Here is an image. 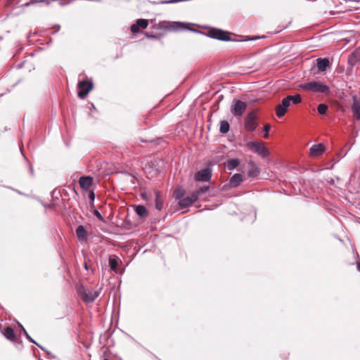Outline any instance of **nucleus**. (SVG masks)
Here are the masks:
<instances>
[{"label":"nucleus","mask_w":360,"mask_h":360,"mask_svg":"<svg viewBox=\"0 0 360 360\" xmlns=\"http://www.w3.org/2000/svg\"><path fill=\"white\" fill-rule=\"evenodd\" d=\"M301 101L302 98L300 94L286 96L282 100L281 103L276 107V115L280 118L283 117L287 112L288 108L290 107V103L297 105L301 103Z\"/></svg>","instance_id":"1"},{"label":"nucleus","mask_w":360,"mask_h":360,"mask_svg":"<svg viewBox=\"0 0 360 360\" xmlns=\"http://www.w3.org/2000/svg\"><path fill=\"white\" fill-rule=\"evenodd\" d=\"M300 86L302 89L312 93L328 94L330 91L328 86L316 81L302 84Z\"/></svg>","instance_id":"2"},{"label":"nucleus","mask_w":360,"mask_h":360,"mask_svg":"<svg viewBox=\"0 0 360 360\" xmlns=\"http://www.w3.org/2000/svg\"><path fill=\"white\" fill-rule=\"evenodd\" d=\"M78 293L83 301L86 303L93 302L99 295V292L92 288H84L80 286L78 288Z\"/></svg>","instance_id":"3"},{"label":"nucleus","mask_w":360,"mask_h":360,"mask_svg":"<svg viewBox=\"0 0 360 360\" xmlns=\"http://www.w3.org/2000/svg\"><path fill=\"white\" fill-rule=\"evenodd\" d=\"M247 147L262 157L265 158L269 155V150L262 142L250 141L247 143Z\"/></svg>","instance_id":"4"},{"label":"nucleus","mask_w":360,"mask_h":360,"mask_svg":"<svg viewBox=\"0 0 360 360\" xmlns=\"http://www.w3.org/2000/svg\"><path fill=\"white\" fill-rule=\"evenodd\" d=\"M77 88L78 91V96L81 98H84L88 93L93 88V83L87 80H83L78 82Z\"/></svg>","instance_id":"5"},{"label":"nucleus","mask_w":360,"mask_h":360,"mask_svg":"<svg viewBox=\"0 0 360 360\" xmlns=\"http://www.w3.org/2000/svg\"><path fill=\"white\" fill-rule=\"evenodd\" d=\"M208 36L211 38L221 41H229L231 39L227 32H225L217 28L210 29L208 31Z\"/></svg>","instance_id":"6"},{"label":"nucleus","mask_w":360,"mask_h":360,"mask_svg":"<svg viewBox=\"0 0 360 360\" xmlns=\"http://www.w3.org/2000/svg\"><path fill=\"white\" fill-rule=\"evenodd\" d=\"M247 108L246 103L240 100H234L231 112L235 116H241Z\"/></svg>","instance_id":"7"},{"label":"nucleus","mask_w":360,"mask_h":360,"mask_svg":"<svg viewBox=\"0 0 360 360\" xmlns=\"http://www.w3.org/2000/svg\"><path fill=\"white\" fill-rule=\"evenodd\" d=\"M256 115L254 112L248 114L245 119V127L248 131H252L257 128Z\"/></svg>","instance_id":"8"},{"label":"nucleus","mask_w":360,"mask_h":360,"mask_svg":"<svg viewBox=\"0 0 360 360\" xmlns=\"http://www.w3.org/2000/svg\"><path fill=\"white\" fill-rule=\"evenodd\" d=\"M212 177V170L205 168L196 172L195 179L198 181H209Z\"/></svg>","instance_id":"9"},{"label":"nucleus","mask_w":360,"mask_h":360,"mask_svg":"<svg viewBox=\"0 0 360 360\" xmlns=\"http://www.w3.org/2000/svg\"><path fill=\"white\" fill-rule=\"evenodd\" d=\"M326 150L325 146L322 143L313 145L309 149V155L311 157H318L323 154Z\"/></svg>","instance_id":"10"},{"label":"nucleus","mask_w":360,"mask_h":360,"mask_svg":"<svg viewBox=\"0 0 360 360\" xmlns=\"http://www.w3.org/2000/svg\"><path fill=\"white\" fill-rule=\"evenodd\" d=\"M197 200H198L195 194H193L192 193L191 195L181 198L179 202V205L182 208L187 207Z\"/></svg>","instance_id":"11"},{"label":"nucleus","mask_w":360,"mask_h":360,"mask_svg":"<svg viewBox=\"0 0 360 360\" xmlns=\"http://www.w3.org/2000/svg\"><path fill=\"white\" fill-rule=\"evenodd\" d=\"M79 184L83 190L88 191L93 184V178L90 176H82L79 179Z\"/></svg>","instance_id":"12"},{"label":"nucleus","mask_w":360,"mask_h":360,"mask_svg":"<svg viewBox=\"0 0 360 360\" xmlns=\"http://www.w3.org/2000/svg\"><path fill=\"white\" fill-rule=\"evenodd\" d=\"M243 181V176L241 174H235L229 181L231 187L236 188Z\"/></svg>","instance_id":"13"},{"label":"nucleus","mask_w":360,"mask_h":360,"mask_svg":"<svg viewBox=\"0 0 360 360\" xmlns=\"http://www.w3.org/2000/svg\"><path fill=\"white\" fill-rule=\"evenodd\" d=\"M352 110L354 116L356 120H360V101L356 99V97H354V101L352 105Z\"/></svg>","instance_id":"14"},{"label":"nucleus","mask_w":360,"mask_h":360,"mask_svg":"<svg viewBox=\"0 0 360 360\" xmlns=\"http://www.w3.org/2000/svg\"><path fill=\"white\" fill-rule=\"evenodd\" d=\"M76 235L79 240L83 241L85 240L87 238V231L85 228L82 225H79L76 229Z\"/></svg>","instance_id":"15"},{"label":"nucleus","mask_w":360,"mask_h":360,"mask_svg":"<svg viewBox=\"0 0 360 360\" xmlns=\"http://www.w3.org/2000/svg\"><path fill=\"white\" fill-rule=\"evenodd\" d=\"M317 68L320 71H324L329 66V60L328 58H318Z\"/></svg>","instance_id":"16"},{"label":"nucleus","mask_w":360,"mask_h":360,"mask_svg":"<svg viewBox=\"0 0 360 360\" xmlns=\"http://www.w3.org/2000/svg\"><path fill=\"white\" fill-rule=\"evenodd\" d=\"M118 264V259L115 256H110L109 258V265L113 271L117 272Z\"/></svg>","instance_id":"17"},{"label":"nucleus","mask_w":360,"mask_h":360,"mask_svg":"<svg viewBox=\"0 0 360 360\" xmlns=\"http://www.w3.org/2000/svg\"><path fill=\"white\" fill-rule=\"evenodd\" d=\"M135 212L141 217H145L148 215V211L143 205L136 206Z\"/></svg>","instance_id":"18"},{"label":"nucleus","mask_w":360,"mask_h":360,"mask_svg":"<svg viewBox=\"0 0 360 360\" xmlns=\"http://www.w3.org/2000/svg\"><path fill=\"white\" fill-rule=\"evenodd\" d=\"M240 164V160L237 158L231 159L227 161L226 167L229 170H232L238 167Z\"/></svg>","instance_id":"19"},{"label":"nucleus","mask_w":360,"mask_h":360,"mask_svg":"<svg viewBox=\"0 0 360 360\" xmlns=\"http://www.w3.org/2000/svg\"><path fill=\"white\" fill-rule=\"evenodd\" d=\"M259 174V169L257 166L251 164V168L248 171V176L250 177H256Z\"/></svg>","instance_id":"20"},{"label":"nucleus","mask_w":360,"mask_h":360,"mask_svg":"<svg viewBox=\"0 0 360 360\" xmlns=\"http://www.w3.org/2000/svg\"><path fill=\"white\" fill-rule=\"evenodd\" d=\"M155 207L158 210H161L162 208V206H163V202L160 198V193L158 191H155Z\"/></svg>","instance_id":"21"},{"label":"nucleus","mask_w":360,"mask_h":360,"mask_svg":"<svg viewBox=\"0 0 360 360\" xmlns=\"http://www.w3.org/2000/svg\"><path fill=\"white\" fill-rule=\"evenodd\" d=\"M4 335L8 340H13L15 338V333L12 328L7 327L4 331Z\"/></svg>","instance_id":"22"},{"label":"nucleus","mask_w":360,"mask_h":360,"mask_svg":"<svg viewBox=\"0 0 360 360\" xmlns=\"http://www.w3.org/2000/svg\"><path fill=\"white\" fill-rule=\"evenodd\" d=\"M220 132L226 134L229 130V124L227 121L223 120L220 122Z\"/></svg>","instance_id":"23"},{"label":"nucleus","mask_w":360,"mask_h":360,"mask_svg":"<svg viewBox=\"0 0 360 360\" xmlns=\"http://www.w3.org/2000/svg\"><path fill=\"white\" fill-rule=\"evenodd\" d=\"M350 60L354 62L360 60V46L353 51Z\"/></svg>","instance_id":"24"},{"label":"nucleus","mask_w":360,"mask_h":360,"mask_svg":"<svg viewBox=\"0 0 360 360\" xmlns=\"http://www.w3.org/2000/svg\"><path fill=\"white\" fill-rule=\"evenodd\" d=\"M208 190H209V186H203V187L196 190L195 191H193V194H195V195L197 197V200H198L200 195L206 193Z\"/></svg>","instance_id":"25"},{"label":"nucleus","mask_w":360,"mask_h":360,"mask_svg":"<svg viewBox=\"0 0 360 360\" xmlns=\"http://www.w3.org/2000/svg\"><path fill=\"white\" fill-rule=\"evenodd\" d=\"M136 24L138 25L139 27L145 29L148 27V22L146 19H139L136 21Z\"/></svg>","instance_id":"26"},{"label":"nucleus","mask_w":360,"mask_h":360,"mask_svg":"<svg viewBox=\"0 0 360 360\" xmlns=\"http://www.w3.org/2000/svg\"><path fill=\"white\" fill-rule=\"evenodd\" d=\"M328 110V105L323 103L319 104L317 107V110L319 114L323 115Z\"/></svg>","instance_id":"27"},{"label":"nucleus","mask_w":360,"mask_h":360,"mask_svg":"<svg viewBox=\"0 0 360 360\" xmlns=\"http://www.w3.org/2000/svg\"><path fill=\"white\" fill-rule=\"evenodd\" d=\"M51 0H31L30 2H27L24 4V6H28L31 4H34L35 3H42L45 2L46 4H49L50 3Z\"/></svg>","instance_id":"28"},{"label":"nucleus","mask_w":360,"mask_h":360,"mask_svg":"<svg viewBox=\"0 0 360 360\" xmlns=\"http://www.w3.org/2000/svg\"><path fill=\"white\" fill-rule=\"evenodd\" d=\"M270 128H271V127L269 124H266L264 127V130L265 131L264 137L265 139H267L269 137V131Z\"/></svg>","instance_id":"29"},{"label":"nucleus","mask_w":360,"mask_h":360,"mask_svg":"<svg viewBox=\"0 0 360 360\" xmlns=\"http://www.w3.org/2000/svg\"><path fill=\"white\" fill-rule=\"evenodd\" d=\"M93 213L100 221H104L103 216L97 210H94L93 211Z\"/></svg>","instance_id":"30"},{"label":"nucleus","mask_w":360,"mask_h":360,"mask_svg":"<svg viewBox=\"0 0 360 360\" xmlns=\"http://www.w3.org/2000/svg\"><path fill=\"white\" fill-rule=\"evenodd\" d=\"M174 195L176 198L180 199L182 198V196L184 195V191L181 189H178V190L175 191Z\"/></svg>","instance_id":"31"},{"label":"nucleus","mask_w":360,"mask_h":360,"mask_svg":"<svg viewBox=\"0 0 360 360\" xmlns=\"http://www.w3.org/2000/svg\"><path fill=\"white\" fill-rule=\"evenodd\" d=\"M131 31L133 33H136L139 31V27L136 23L131 26Z\"/></svg>","instance_id":"32"},{"label":"nucleus","mask_w":360,"mask_h":360,"mask_svg":"<svg viewBox=\"0 0 360 360\" xmlns=\"http://www.w3.org/2000/svg\"><path fill=\"white\" fill-rule=\"evenodd\" d=\"M23 330H24V333H25V335L26 336V338L31 342H33L34 344H37L35 342V341L27 334V333L26 332V330L23 328Z\"/></svg>","instance_id":"33"},{"label":"nucleus","mask_w":360,"mask_h":360,"mask_svg":"<svg viewBox=\"0 0 360 360\" xmlns=\"http://www.w3.org/2000/svg\"><path fill=\"white\" fill-rule=\"evenodd\" d=\"M89 197L91 199V200L92 202H94V200L95 199V195H94V191H91L89 192Z\"/></svg>","instance_id":"34"},{"label":"nucleus","mask_w":360,"mask_h":360,"mask_svg":"<svg viewBox=\"0 0 360 360\" xmlns=\"http://www.w3.org/2000/svg\"><path fill=\"white\" fill-rule=\"evenodd\" d=\"M259 37H252V38H250V39H245V41H248V40H255V39H259Z\"/></svg>","instance_id":"35"},{"label":"nucleus","mask_w":360,"mask_h":360,"mask_svg":"<svg viewBox=\"0 0 360 360\" xmlns=\"http://www.w3.org/2000/svg\"><path fill=\"white\" fill-rule=\"evenodd\" d=\"M357 269L360 271V263H357Z\"/></svg>","instance_id":"36"},{"label":"nucleus","mask_w":360,"mask_h":360,"mask_svg":"<svg viewBox=\"0 0 360 360\" xmlns=\"http://www.w3.org/2000/svg\"><path fill=\"white\" fill-rule=\"evenodd\" d=\"M141 195H142V198H144V199L146 198V195L145 193H142V194H141Z\"/></svg>","instance_id":"37"}]
</instances>
